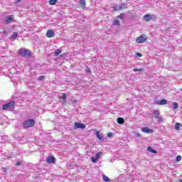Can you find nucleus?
Masks as SVG:
<instances>
[{
  "instance_id": "ea45409f",
  "label": "nucleus",
  "mask_w": 182,
  "mask_h": 182,
  "mask_svg": "<svg viewBox=\"0 0 182 182\" xmlns=\"http://www.w3.org/2000/svg\"><path fill=\"white\" fill-rule=\"evenodd\" d=\"M74 103H77V102H76V101H74Z\"/></svg>"
},
{
  "instance_id": "c756f323",
  "label": "nucleus",
  "mask_w": 182,
  "mask_h": 182,
  "mask_svg": "<svg viewBox=\"0 0 182 182\" xmlns=\"http://www.w3.org/2000/svg\"><path fill=\"white\" fill-rule=\"evenodd\" d=\"M135 135L136 136V137H141V135L140 134V133L136 132Z\"/></svg>"
},
{
  "instance_id": "f3484780",
  "label": "nucleus",
  "mask_w": 182,
  "mask_h": 182,
  "mask_svg": "<svg viewBox=\"0 0 182 182\" xmlns=\"http://www.w3.org/2000/svg\"><path fill=\"white\" fill-rule=\"evenodd\" d=\"M102 180L105 182H109L110 181V178L109 177H107V176L103 174L102 175Z\"/></svg>"
},
{
  "instance_id": "39448f33",
  "label": "nucleus",
  "mask_w": 182,
  "mask_h": 182,
  "mask_svg": "<svg viewBox=\"0 0 182 182\" xmlns=\"http://www.w3.org/2000/svg\"><path fill=\"white\" fill-rule=\"evenodd\" d=\"M147 41V36L146 35H141L136 39V43H144V42Z\"/></svg>"
},
{
  "instance_id": "72a5a7b5",
  "label": "nucleus",
  "mask_w": 182,
  "mask_h": 182,
  "mask_svg": "<svg viewBox=\"0 0 182 182\" xmlns=\"http://www.w3.org/2000/svg\"><path fill=\"white\" fill-rule=\"evenodd\" d=\"M112 133H108V134H107V137H112Z\"/></svg>"
},
{
  "instance_id": "7c9ffc66",
  "label": "nucleus",
  "mask_w": 182,
  "mask_h": 182,
  "mask_svg": "<svg viewBox=\"0 0 182 182\" xmlns=\"http://www.w3.org/2000/svg\"><path fill=\"white\" fill-rule=\"evenodd\" d=\"M136 56H139V58H141L142 55L141 53H136Z\"/></svg>"
},
{
  "instance_id": "9b49d317",
  "label": "nucleus",
  "mask_w": 182,
  "mask_h": 182,
  "mask_svg": "<svg viewBox=\"0 0 182 182\" xmlns=\"http://www.w3.org/2000/svg\"><path fill=\"white\" fill-rule=\"evenodd\" d=\"M55 157L53 156H49L47 158V163L48 164H52L53 163H55Z\"/></svg>"
},
{
  "instance_id": "58836bf2",
  "label": "nucleus",
  "mask_w": 182,
  "mask_h": 182,
  "mask_svg": "<svg viewBox=\"0 0 182 182\" xmlns=\"http://www.w3.org/2000/svg\"><path fill=\"white\" fill-rule=\"evenodd\" d=\"M181 92H182V88L180 89Z\"/></svg>"
},
{
  "instance_id": "b1692460",
  "label": "nucleus",
  "mask_w": 182,
  "mask_h": 182,
  "mask_svg": "<svg viewBox=\"0 0 182 182\" xmlns=\"http://www.w3.org/2000/svg\"><path fill=\"white\" fill-rule=\"evenodd\" d=\"M60 53H62V50L58 49L55 50V55L58 56V55H60Z\"/></svg>"
},
{
  "instance_id": "4468645a",
  "label": "nucleus",
  "mask_w": 182,
  "mask_h": 182,
  "mask_svg": "<svg viewBox=\"0 0 182 182\" xmlns=\"http://www.w3.org/2000/svg\"><path fill=\"white\" fill-rule=\"evenodd\" d=\"M95 134H96V136L99 139V140H100V141H103L104 137H103L102 135H100V132L99 131H97V132H95Z\"/></svg>"
},
{
  "instance_id": "c9c22d12",
  "label": "nucleus",
  "mask_w": 182,
  "mask_h": 182,
  "mask_svg": "<svg viewBox=\"0 0 182 182\" xmlns=\"http://www.w3.org/2000/svg\"><path fill=\"white\" fill-rule=\"evenodd\" d=\"M22 0H17L16 2H21Z\"/></svg>"
},
{
  "instance_id": "7ed1b4c3",
  "label": "nucleus",
  "mask_w": 182,
  "mask_h": 182,
  "mask_svg": "<svg viewBox=\"0 0 182 182\" xmlns=\"http://www.w3.org/2000/svg\"><path fill=\"white\" fill-rule=\"evenodd\" d=\"M33 126H35V120L32 119H27L23 123V127L24 129H29V127H33Z\"/></svg>"
},
{
  "instance_id": "4c0bfd02",
  "label": "nucleus",
  "mask_w": 182,
  "mask_h": 182,
  "mask_svg": "<svg viewBox=\"0 0 182 182\" xmlns=\"http://www.w3.org/2000/svg\"><path fill=\"white\" fill-rule=\"evenodd\" d=\"M179 181H180V182H182V180H181V179H179Z\"/></svg>"
},
{
  "instance_id": "a878e982",
  "label": "nucleus",
  "mask_w": 182,
  "mask_h": 182,
  "mask_svg": "<svg viewBox=\"0 0 182 182\" xmlns=\"http://www.w3.org/2000/svg\"><path fill=\"white\" fill-rule=\"evenodd\" d=\"M58 0H50V5H55Z\"/></svg>"
},
{
  "instance_id": "4be33fe9",
  "label": "nucleus",
  "mask_w": 182,
  "mask_h": 182,
  "mask_svg": "<svg viewBox=\"0 0 182 182\" xmlns=\"http://www.w3.org/2000/svg\"><path fill=\"white\" fill-rule=\"evenodd\" d=\"M176 109H178V103L173 102V110H176Z\"/></svg>"
},
{
  "instance_id": "2f4dec72",
  "label": "nucleus",
  "mask_w": 182,
  "mask_h": 182,
  "mask_svg": "<svg viewBox=\"0 0 182 182\" xmlns=\"http://www.w3.org/2000/svg\"><path fill=\"white\" fill-rule=\"evenodd\" d=\"M123 16H124V14H120L119 16H118V18H119V19H122V18H123Z\"/></svg>"
},
{
  "instance_id": "393cba45",
  "label": "nucleus",
  "mask_w": 182,
  "mask_h": 182,
  "mask_svg": "<svg viewBox=\"0 0 182 182\" xmlns=\"http://www.w3.org/2000/svg\"><path fill=\"white\" fill-rule=\"evenodd\" d=\"M45 79H46V77L43 75H41L38 77V80H39V82H42V80H45Z\"/></svg>"
},
{
  "instance_id": "e433bc0d",
  "label": "nucleus",
  "mask_w": 182,
  "mask_h": 182,
  "mask_svg": "<svg viewBox=\"0 0 182 182\" xmlns=\"http://www.w3.org/2000/svg\"><path fill=\"white\" fill-rule=\"evenodd\" d=\"M87 72H88L89 73H90V70H87Z\"/></svg>"
},
{
  "instance_id": "cd10ccee",
  "label": "nucleus",
  "mask_w": 182,
  "mask_h": 182,
  "mask_svg": "<svg viewBox=\"0 0 182 182\" xmlns=\"http://www.w3.org/2000/svg\"><path fill=\"white\" fill-rule=\"evenodd\" d=\"M176 161H181V156L178 155L176 156Z\"/></svg>"
},
{
  "instance_id": "c85d7f7f",
  "label": "nucleus",
  "mask_w": 182,
  "mask_h": 182,
  "mask_svg": "<svg viewBox=\"0 0 182 182\" xmlns=\"http://www.w3.org/2000/svg\"><path fill=\"white\" fill-rule=\"evenodd\" d=\"M156 119H158L159 122H163V117H157Z\"/></svg>"
},
{
  "instance_id": "f8f14e48",
  "label": "nucleus",
  "mask_w": 182,
  "mask_h": 182,
  "mask_svg": "<svg viewBox=\"0 0 182 182\" xmlns=\"http://www.w3.org/2000/svg\"><path fill=\"white\" fill-rule=\"evenodd\" d=\"M6 23H11L12 22H14V16L11 15L6 17Z\"/></svg>"
},
{
  "instance_id": "dca6fc26",
  "label": "nucleus",
  "mask_w": 182,
  "mask_h": 182,
  "mask_svg": "<svg viewBox=\"0 0 182 182\" xmlns=\"http://www.w3.org/2000/svg\"><path fill=\"white\" fill-rule=\"evenodd\" d=\"M182 127L181 123L176 122L174 125L175 130H180V127Z\"/></svg>"
},
{
  "instance_id": "412c9836",
  "label": "nucleus",
  "mask_w": 182,
  "mask_h": 182,
  "mask_svg": "<svg viewBox=\"0 0 182 182\" xmlns=\"http://www.w3.org/2000/svg\"><path fill=\"white\" fill-rule=\"evenodd\" d=\"M80 4L82 8L86 6V1L85 0H80Z\"/></svg>"
},
{
  "instance_id": "5701e85b",
  "label": "nucleus",
  "mask_w": 182,
  "mask_h": 182,
  "mask_svg": "<svg viewBox=\"0 0 182 182\" xmlns=\"http://www.w3.org/2000/svg\"><path fill=\"white\" fill-rule=\"evenodd\" d=\"M16 38H18V33L14 32L11 36V39H16Z\"/></svg>"
},
{
  "instance_id": "6ab92c4d",
  "label": "nucleus",
  "mask_w": 182,
  "mask_h": 182,
  "mask_svg": "<svg viewBox=\"0 0 182 182\" xmlns=\"http://www.w3.org/2000/svg\"><path fill=\"white\" fill-rule=\"evenodd\" d=\"M66 97H67L66 93H63V96L61 97V99H63L62 102L63 105H65V103L66 102Z\"/></svg>"
},
{
  "instance_id": "ddd939ff",
  "label": "nucleus",
  "mask_w": 182,
  "mask_h": 182,
  "mask_svg": "<svg viewBox=\"0 0 182 182\" xmlns=\"http://www.w3.org/2000/svg\"><path fill=\"white\" fill-rule=\"evenodd\" d=\"M156 105H159L160 106H163L164 105H167V100H161L156 102Z\"/></svg>"
},
{
  "instance_id": "bb28decb",
  "label": "nucleus",
  "mask_w": 182,
  "mask_h": 182,
  "mask_svg": "<svg viewBox=\"0 0 182 182\" xmlns=\"http://www.w3.org/2000/svg\"><path fill=\"white\" fill-rule=\"evenodd\" d=\"M134 72H144V69L143 68H140V69H137V68H134Z\"/></svg>"
},
{
  "instance_id": "6e6552de",
  "label": "nucleus",
  "mask_w": 182,
  "mask_h": 182,
  "mask_svg": "<svg viewBox=\"0 0 182 182\" xmlns=\"http://www.w3.org/2000/svg\"><path fill=\"white\" fill-rule=\"evenodd\" d=\"M86 128V125H85L84 124H80L79 122H75V125H74V129H85Z\"/></svg>"
},
{
  "instance_id": "0eeeda50",
  "label": "nucleus",
  "mask_w": 182,
  "mask_h": 182,
  "mask_svg": "<svg viewBox=\"0 0 182 182\" xmlns=\"http://www.w3.org/2000/svg\"><path fill=\"white\" fill-rule=\"evenodd\" d=\"M100 156H103L102 152H98L97 154H96L95 157L92 156L91 161H92V163H97L99 159H100Z\"/></svg>"
},
{
  "instance_id": "a19ab883",
  "label": "nucleus",
  "mask_w": 182,
  "mask_h": 182,
  "mask_svg": "<svg viewBox=\"0 0 182 182\" xmlns=\"http://www.w3.org/2000/svg\"><path fill=\"white\" fill-rule=\"evenodd\" d=\"M5 171V168H4V171Z\"/></svg>"
},
{
  "instance_id": "9d476101",
  "label": "nucleus",
  "mask_w": 182,
  "mask_h": 182,
  "mask_svg": "<svg viewBox=\"0 0 182 182\" xmlns=\"http://www.w3.org/2000/svg\"><path fill=\"white\" fill-rule=\"evenodd\" d=\"M141 132H143V133H147L149 134L150 133H153V129H150L149 127H145L141 129Z\"/></svg>"
},
{
  "instance_id": "f257e3e1",
  "label": "nucleus",
  "mask_w": 182,
  "mask_h": 182,
  "mask_svg": "<svg viewBox=\"0 0 182 182\" xmlns=\"http://www.w3.org/2000/svg\"><path fill=\"white\" fill-rule=\"evenodd\" d=\"M15 109V102L14 101H10L8 103H6L3 105L2 106V110H14Z\"/></svg>"
},
{
  "instance_id": "423d86ee",
  "label": "nucleus",
  "mask_w": 182,
  "mask_h": 182,
  "mask_svg": "<svg viewBox=\"0 0 182 182\" xmlns=\"http://www.w3.org/2000/svg\"><path fill=\"white\" fill-rule=\"evenodd\" d=\"M125 8H127V4L122 3L120 5L114 6L113 9L114 11H122V9H125Z\"/></svg>"
},
{
  "instance_id": "20e7f679",
  "label": "nucleus",
  "mask_w": 182,
  "mask_h": 182,
  "mask_svg": "<svg viewBox=\"0 0 182 182\" xmlns=\"http://www.w3.org/2000/svg\"><path fill=\"white\" fill-rule=\"evenodd\" d=\"M144 19L146 22H150V21H156V19H157V16L154 14H146L144 16Z\"/></svg>"
},
{
  "instance_id": "aec40b11",
  "label": "nucleus",
  "mask_w": 182,
  "mask_h": 182,
  "mask_svg": "<svg viewBox=\"0 0 182 182\" xmlns=\"http://www.w3.org/2000/svg\"><path fill=\"white\" fill-rule=\"evenodd\" d=\"M154 114L155 118L157 119V117H159L160 115V112H159V110H154Z\"/></svg>"
},
{
  "instance_id": "f03ea898",
  "label": "nucleus",
  "mask_w": 182,
  "mask_h": 182,
  "mask_svg": "<svg viewBox=\"0 0 182 182\" xmlns=\"http://www.w3.org/2000/svg\"><path fill=\"white\" fill-rule=\"evenodd\" d=\"M18 54L23 58H31V50L26 48H20L18 50Z\"/></svg>"
},
{
  "instance_id": "1a4fd4ad",
  "label": "nucleus",
  "mask_w": 182,
  "mask_h": 182,
  "mask_svg": "<svg viewBox=\"0 0 182 182\" xmlns=\"http://www.w3.org/2000/svg\"><path fill=\"white\" fill-rule=\"evenodd\" d=\"M46 36H47V38H53V36H55V32H53V30H48Z\"/></svg>"
},
{
  "instance_id": "f704fd0d",
  "label": "nucleus",
  "mask_w": 182,
  "mask_h": 182,
  "mask_svg": "<svg viewBox=\"0 0 182 182\" xmlns=\"http://www.w3.org/2000/svg\"><path fill=\"white\" fill-rule=\"evenodd\" d=\"M114 23H119V20L114 21Z\"/></svg>"
},
{
  "instance_id": "a211bd4d",
  "label": "nucleus",
  "mask_w": 182,
  "mask_h": 182,
  "mask_svg": "<svg viewBox=\"0 0 182 182\" xmlns=\"http://www.w3.org/2000/svg\"><path fill=\"white\" fill-rule=\"evenodd\" d=\"M117 122L119 124H123L124 123V119H123L122 117H119V118H117Z\"/></svg>"
},
{
  "instance_id": "473e14b6",
  "label": "nucleus",
  "mask_w": 182,
  "mask_h": 182,
  "mask_svg": "<svg viewBox=\"0 0 182 182\" xmlns=\"http://www.w3.org/2000/svg\"><path fill=\"white\" fill-rule=\"evenodd\" d=\"M16 166L19 167V166H21V161H17L16 164Z\"/></svg>"
},
{
  "instance_id": "2eb2a0df",
  "label": "nucleus",
  "mask_w": 182,
  "mask_h": 182,
  "mask_svg": "<svg viewBox=\"0 0 182 182\" xmlns=\"http://www.w3.org/2000/svg\"><path fill=\"white\" fill-rule=\"evenodd\" d=\"M147 151L153 153L154 154H157V150L151 149V146H147Z\"/></svg>"
}]
</instances>
